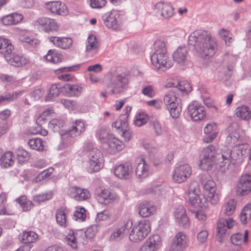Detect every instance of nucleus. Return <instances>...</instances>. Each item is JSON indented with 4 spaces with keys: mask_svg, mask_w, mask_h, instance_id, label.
Instances as JSON below:
<instances>
[{
    "mask_svg": "<svg viewBox=\"0 0 251 251\" xmlns=\"http://www.w3.org/2000/svg\"><path fill=\"white\" fill-rule=\"evenodd\" d=\"M149 116L144 112H140L135 117L134 124L137 126H141L147 123Z\"/></svg>",
    "mask_w": 251,
    "mask_h": 251,
    "instance_id": "nucleus-49",
    "label": "nucleus"
},
{
    "mask_svg": "<svg viewBox=\"0 0 251 251\" xmlns=\"http://www.w3.org/2000/svg\"><path fill=\"white\" fill-rule=\"evenodd\" d=\"M188 51L185 47H179L173 53L174 60L180 66H185L188 64Z\"/></svg>",
    "mask_w": 251,
    "mask_h": 251,
    "instance_id": "nucleus-22",
    "label": "nucleus"
},
{
    "mask_svg": "<svg viewBox=\"0 0 251 251\" xmlns=\"http://www.w3.org/2000/svg\"><path fill=\"white\" fill-rule=\"evenodd\" d=\"M249 232L248 230H245L244 234L237 233L232 234L230 237V241L235 246H241L247 244L248 241Z\"/></svg>",
    "mask_w": 251,
    "mask_h": 251,
    "instance_id": "nucleus-33",
    "label": "nucleus"
},
{
    "mask_svg": "<svg viewBox=\"0 0 251 251\" xmlns=\"http://www.w3.org/2000/svg\"><path fill=\"white\" fill-rule=\"evenodd\" d=\"M52 197V193L50 192L34 196L33 198V201L35 202L39 203L50 200Z\"/></svg>",
    "mask_w": 251,
    "mask_h": 251,
    "instance_id": "nucleus-60",
    "label": "nucleus"
},
{
    "mask_svg": "<svg viewBox=\"0 0 251 251\" xmlns=\"http://www.w3.org/2000/svg\"><path fill=\"white\" fill-rule=\"evenodd\" d=\"M16 154L18 159L22 162L28 160L30 157V153L22 148L18 149Z\"/></svg>",
    "mask_w": 251,
    "mask_h": 251,
    "instance_id": "nucleus-61",
    "label": "nucleus"
},
{
    "mask_svg": "<svg viewBox=\"0 0 251 251\" xmlns=\"http://www.w3.org/2000/svg\"><path fill=\"white\" fill-rule=\"evenodd\" d=\"M79 68L80 65L77 64L71 66L60 68L58 69L55 70L54 71V73L55 74H59L60 73L65 72H74L78 70Z\"/></svg>",
    "mask_w": 251,
    "mask_h": 251,
    "instance_id": "nucleus-62",
    "label": "nucleus"
},
{
    "mask_svg": "<svg viewBox=\"0 0 251 251\" xmlns=\"http://www.w3.org/2000/svg\"><path fill=\"white\" fill-rule=\"evenodd\" d=\"M38 238V235L32 231H25L21 236V241L25 244L35 242Z\"/></svg>",
    "mask_w": 251,
    "mask_h": 251,
    "instance_id": "nucleus-43",
    "label": "nucleus"
},
{
    "mask_svg": "<svg viewBox=\"0 0 251 251\" xmlns=\"http://www.w3.org/2000/svg\"><path fill=\"white\" fill-rule=\"evenodd\" d=\"M201 184L204 195L208 201L212 204H216L219 202V198L216 193L217 185L216 182L212 179L201 181Z\"/></svg>",
    "mask_w": 251,
    "mask_h": 251,
    "instance_id": "nucleus-11",
    "label": "nucleus"
},
{
    "mask_svg": "<svg viewBox=\"0 0 251 251\" xmlns=\"http://www.w3.org/2000/svg\"><path fill=\"white\" fill-rule=\"evenodd\" d=\"M54 170V169L52 167H50L44 170L38 175L36 177L37 180L41 181L43 179L49 178L53 173Z\"/></svg>",
    "mask_w": 251,
    "mask_h": 251,
    "instance_id": "nucleus-63",
    "label": "nucleus"
},
{
    "mask_svg": "<svg viewBox=\"0 0 251 251\" xmlns=\"http://www.w3.org/2000/svg\"><path fill=\"white\" fill-rule=\"evenodd\" d=\"M235 115L241 120L248 121L251 119V110L249 107L242 105L236 108Z\"/></svg>",
    "mask_w": 251,
    "mask_h": 251,
    "instance_id": "nucleus-34",
    "label": "nucleus"
},
{
    "mask_svg": "<svg viewBox=\"0 0 251 251\" xmlns=\"http://www.w3.org/2000/svg\"><path fill=\"white\" fill-rule=\"evenodd\" d=\"M203 132L207 135L203 136V142L206 144L212 142L218 135L217 125L212 122L207 124L203 128Z\"/></svg>",
    "mask_w": 251,
    "mask_h": 251,
    "instance_id": "nucleus-19",
    "label": "nucleus"
},
{
    "mask_svg": "<svg viewBox=\"0 0 251 251\" xmlns=\"http://www.w3.org/2000/svg\"><path fill=\"white\" fill-rule=\"evenodd\" d=\"M16 201L20 205L23 211H29L33 206L32 202L27 200L25 195L20 196L16 199Z\"/></svg>",
    "mask_w": 251,
    "mask_h": 251,
    "instance_id": "nucleus-44",
    "label": "nucleus"
},
{
    "mask_svg": "<svg viewBox=\"0 0 251 251\" xmlns=\"http://www.w3.org/2000/svg\"><path fill=\"white\" fill-rule=\"evenodd\" d=\"M56 220L57 223L60 226H66L67 218L65 211L63 209H57L56 212Z\"/></svg>",
    "mask_w": 251,
    "mask_h": 251,
    "instance_id": "nucleus-53",
    "label": "nucleus"
},
{
    "mask_svg": "<svg viewBox=\"0 0 251 251\" xmlns=\"http://www.w3.org/2000/svg\"><path fill=\"white\" fill-rule=\"evenodd\" d=\"M84 126V123L80 120L72 122L71 128L62 135L63 142L67 145L73 144L75 141L74 138L85 130Z\"/></svg>",
    "mask_w": 251,
    "mask_h": 251,
    "instance_id": "nucleus-10",
    "label": "nucleus"
},
{
    "mask_svg": "<svg viewBox=\"0 0 251 251\" xmlns=\"http://www.w3.org/2000/svg\"><path fill=\"white\" fill-rule=\"evenodd\" d=\"M155 51L151 56L153 66L158 69L166 70L173 66V62L168 52L165 42L158 40L154 43Z\"/></svg>",
    "mask_w": 251,
    "mask_h": 251,
    "instance_id": "nucleus-3",
    "label": "nucleus"
},
{
    "mask_svg": "<svg viewBox=\"0 0 251 251\" xmlns=\"http://www.w3.org/2000/svg\"><path fill=\"white\" fill-rule=\"evenodd\" d=\"M125 144L116 138H111V155L116 154L125 148Z\"/></svg>",
    "mask_w": 251,
    "mask_h": 251,
    "instance_id": "nucleus-39",
    "label": "nucleus"
},
{
    "mask_svg": "<svg viewBox=\"0 0 251 251\" xmlns=\"http://www.w3.org/2000/svg\"><path fill=\"white\" fill-rule=\"evenodd\" d=\"M132 172V166L128 163L116 165L113 168L114 175L120 179H126L129 178Z\"/></svg>",
    "mask_w": 251,
    "mask_h": 251,
    "instance_id": "nucleus-17",
    "label": "nucleus"
},
{
    "mask_svg": "<svg viewBox=\"0 0 251 251\" xmlns=\"http://www.w3.org/2000/svg\"><path fill=\"white\" fill-rule=\"evenodd\" d=\"M103 158L102 153L97 148L89 152V161L87 167V172L93 173L99 172L103 166Z\"/></svg>",
    "mask_w": 251,
    "mask_h": 251,
    "instance_id": "nucleus-8",
    "label": "nucleus"
},
{
    "mask_svg": "<svg viewBox=\"0 0 251 251\" xmlns=\"http://www.w3.org/2000/svg\"><path fill=\"white\" fill-rule=\"evenodd\" d=\"M5 59L9 64L16 67L24 66L29 62L27 58L15 52H12Z\"/></svg>",
    "mask_w": 251,
    "mask_h": 251,
    "instance_id": "nucleus-21",
    "label": "nucleus"
},
{
    "mask_svg": "<svg viewBox=\"0 0 251 251\" xmlns=\"http://www.w3.org/2000/svg\"><path fill=\"white\" fill-rule=\"evenodd\" d=\"M99 48V43L96 36L93 34L90 35L86 43V52H97Z\"/></svg>",
    "mask_w": 251,
    "mask_h": 251,
    "instance_id": "nucleus-37",
    "label": "nucleus"
},
{
    "mask_svg": "<svg viewBox=\"0 0 251 251\" xmlns=\"http://www.w3.org/2000/svg\"><path fill=\"white\" fill-rule=\"evenodd\" d=\"M59 94V89L56 84L52 85L50 88L47 95L46 97V101L53 100L57 97Z\"/></svg>",
    "mask_w": 251,
    "mask_h": 251,
    "instance_id": "nucleus-56",
    "label": "nucleus"
},
{
    "mask_svg": "<svg viewBox=\"0 0 251 251\" xmlns=\"http://www.w3.org/2000/svg\"><path fill=\"white\" fill-rule=\"evenodd\" d=\"M155 12L163 19H169L175 15V9L172 5L167 2H158L154 6Z\"/></svg>",
    "mask_w": 251,
    "mask_h": 251,
    "instance_id": "nucleus-15",
    "label": "nucleus"
},
{
    "mask_svg": "<svg viewBox=\"0 0 251 251\" xmlns=\"http://www.w3.org/2000/svg\"><path fill=\"white\" fill-rule=\"evenodd\" d=\"M45 59L48 62L53 64H58L63 60L62 54L55 49L48 50L47 53L44 56Z\"/></svg>",
    "mask_w": 251,
    "mask_h": 251,
    "instance_id": "nucleus-31",
    "label": "nucleus"
},
{
    "mask_svg": "<svg viewBox=\"0 0 251 251\" xmlns=\"http://www.w3.org/2000/svg\"><path fill=\"white\" fill-rule=\"evenodd\" d=\"M219 33L220 36L223 39L226 44L228 46H230L234 40L232 34L228 30L225 29H221L219 30Z\"/></svg>",
    "mask_w": 251,
    "mask_h": 251,
    "instance_id": "nucleus-54",
    "label": "nucleus"
},
{
    "mask_svg": "<svg viewBox=\"0 0 251 251\" xmlns=\"http://www.w3.org/2000/svg\"><path fill=\"white\" fill-rule=\"evenodd\" d=\"M68 97H77L81 94L82 87L77 85L67 84L64 87Z\"/></svg>",
    "mask_w": 251,
    "mask_h": 251,
    "instance_id": "nucleus-38",
    "label": "nucleus"
},
{
    "mask_svg": "<svg viewBox=\"0 0 251 251\" xmlns=\"http://www.w3.org/2000/svg\"><path fill=\"white\" fill-rule=\"evenodd\" d=\"M79 233L75 232L73 230L68 229L66 232L65 240L67 244L73 249H76L78 242L81 243Z\"/></svg>",
    "mask_w": 251,
    "mask_h": 251,
    "instance_id": "nucleus-28",
    "label": "nucleus"
},
{
    "mask_svg": "<svg viewBox=\"0 0 251 251\" xmlns=\"http://www.w3.org/2000/svg\"><path fill=\"white\" fill-rule=\"evenodd\" d=\"M0 164L5 168L11 166L14 162V156L11 151L5 152L0 159Z\"/></svg>",
    "mask_w": 251,
    "mask_h": 251,
    "instance_id": "nucleus-41",
    "label": "nucleus"
},
{
    "mask_svg": "<svg viewBox=\"0 0 251 251\" xmlns=\"http://www.w3.org/2000/svg\"><path fill=\"white\" fill-rule=\"evenodd\" d=\"M150 174L149 167L143 158H141L140 162L137 165L135 169V175L139 179L147 177Z\"/></svg>",
    "mask_w": 251,
    "mask_h": 251,
    "instance_id": "nucleus-30",
    "label": "nucleus"
},
{
    "mask_svg": "<svg viewBox=\"0 0 251 251\" xmlns=\"http://www.w3.org/2000/svg\"><path fill=\"white\" fill-rule=\"evenodd\" d=\"M226 227L224 224V219H221L217 223L216 236L219 242H222L226 236Z\"/></svg>",
    "mask_w": 251,
    "mask_h": 251,
    "instance_id": "nucleus-42",
    "label": "nucleus"
},
{
    "mask_svg": "<svg viewBox=\"0 0 251 251\" xmlns=\"http://www.w3.org/2000/svg\"><path fill=\"white\" fill-rule=\"evenodd\" d=\"M123 15L122 11L113 10L111 12V28L118 30L122 27Z\"/></svg>",
    "mask_w": 251,
    "mask_h": 251,
    "instance_id": "nucleus-32",
    "label": "nucleus"
},
{
    "mask_svg": "<svg viewBox=\"0 0 251 251\" xmlns=\"http://www.w3.org/2000/svg\"><path fill=\"white\" fill-rule=\"evenodd\" d=\"M188 43L195 47L202 58L212 56L217 48L215 37L210 32L201 29L196 30L189 36Z\"/></svg>",
    "mask_w": 251,
    "mask_h": 251,
    "instance_id": "nucleus-1",
    "label": "nucleus"
},
{
    "mask_svg": "<svg viewBox=\"0 0 251 251\" xmlns=\"http://www.w3.org/2000/svg\"><path fill=\"white\" fill-rule=\"evenodd\" d=\"M173 243L186 248L188 245V240L186 236L183 232H179L176 234Z\"/></svg>",
    "mask_w": 251,
    "mask_h": 251,
    "instance_id": "nucleus-52",
    "label": "nucleus"
},
{
    "mask_svg": "<svg viewBox=\"0 0 251 251\" xmlns=\"http://www.w3.org/2000/svg\"><path fill=\"white\" fill-rule=\"evenodd\" d=\"M163 101L173 118H177L180 115L182 109L181 99L176 92L171 90L167 93L164 97Z\"/></svg>",
    "mask_w": 251,
    "mask_h": 251,
    "instance_id": "nucleus-5",
    "label": "nucleus"
},
{
    "mask_svg": "<svg viewBox=\"0 0 251 251\" xmlns=\"http://www.w3.org/2000/svg\"><path fill=\"white\" fill-rule=\"evenodd\" d=\"M49 41L55 46L63 50L70 48L73 44V40L68 37L51 36L49 38Z\"/></svg>",
    "mask_w": 251,
    "mask_h": 251,
    "instance_id": "nucleus-26",
    "label": "nucleus"
},
{
    "mask_svg": "<svg viewBox=\"0 0 251 251\" xmlns=\"http://www.w3.org/2000/svg\"><path fill=\"white\" fill-rule=\"evenodd\" d=\"M192 213L194 214L195 217L201 223L204 222L207 219V215L203 209L194 211Z\"/></svg>",
    "mask_w": 251,
    "mask_h": 251,
    "instance_id": "nucleus-64",
    "label": "nucleus"
},
{
    "mask_svg": "<svg viewBox=\"0 0 251 251\" xmlns=\"http://www.w3.org/2000/svg\"><path fill=\"white\" fill-rule=\"evenodd\" d=\"M118 74L112 84V91L114 94H119L127 89L130 78V73L126 69L119 67Z\"/></svg>",
    "mask_w": 251,
    "mask_h": 251,
    "instance_id": "nucleus-7",
    "label": "nucleus"
},
{
    "mask_svg": "<svg viewBox=\"0 0 251 251\" xmlns=\"http://www.w3.org/2000/svg\"><path fill=\"white\" fill-rule=\"evenodd\" d=\"M23 18L22 14L13 13L3 16L1 19V22L5 25H15L20 23Z\"/></svg>",
    "mask_w": 251,
    "mask_h": 251,
    "instance_id": "nucleus-29",
    "label": "nucleus"
},
{
    "mask_svg": "<svg viewBox=\"0 0 251 251\" xmlns=\"http://www.w3.org/2000/svg\"><path fill=\"white\" fill-rule=\"evenodd\" d=\"M248 148L249 146L247 144H239L235 146L231 150L228 149L222 150L221 157L218 158V162L220 172L225 173L228 171L231 162L233 163H241Z\"/></svg>",
    "mask_w": 251,
    "mask_h": 251,
    "instance_id": "nucleus-2",
    "label": "nucleus"
},
{
    "mask_svg": "<svg viewBox=\"0 0 251 251\" xmlns=\"http://www.w3.org/2000/svg\"><path fill=\"white\" fill-rule=\"evenodd\" d=\"M176 89L180 92L187 93L191 91L192 87L188 81L185 80H180L177 82L176 85Z\"/></svg>",
    "mask_w": 251,
    "mask_h": 251,
    "instance_id": "nucleus-55",
    "label": "nucleus"
},
{
    "mask_svg": "<svg viewBox=\"0 0 251 251\" xmlns=\"http://www.w3.org/2000/svg\"><path fill=\"white\" fill-rule=\"evenodd\" d=\"M69 194L73 199L78 201L86 200L90 197V192L87 189L76 186L71 187Z\"/></svg>",
    "mask_w": 251,
    "mask_h": 251,
    "instance_id": "nucleus-23",
    "label": "nucleus"
},
{
    "mask_svg": "<svg viewBox=\"0 0 251 251\" xmlns=\"http://www.w3.org/2000/svg\"><path fill=\"white\" fill-rule=\"evenodd\" d=\"M192 173V167L188 164L179 165L173 171L172 180L177 184L185 182L191 176Z\"/></svg>",
    "mask_w": 251,
    "mask_h": 251,
    "instance_id": "nucleus-9",
    "label": "nucleus"
},
{
    "mask_svg": "<svg viewBox=\"0 0 251 251\" xmlns=\"http://www.w3.org/2000/svg\"><path fill=\"white\" fill-rule=\"evenodd\" d=\"M237 195L244 196L251 191V175H242L239 178L235 187Z\"/></svg>",
    "mask_w": 251,
    "mask_h": 251,
    "instance_id": "nucleus-13",
    "label": "nucleus"
},
{
    "mask_svg": "<svg viewBox=\"0 0 251 251\" xmlns=\"http://www.w3.org/2000/svg\"><path fill=\"white\" fill-rule=\"evenodd\" d=\"M139 214L143 217H149L153 215L156 212V207L149 201H144L139 204L138 206Z\"/></svg>",
    "mask_w": 251,
    "mask_h": 251,
    "instance_id": "nucleus-25",
    "label": "nucleus"
},
{
    "mask_svg": "<svg viewBox=\"0 0 251 251\" xmlns=\"http://www.w3.org/2000/svg\"><path fill=\"white\" fill-rule=\"evenodd\" d=\"M145 243L154 251H157L162 245V240L159 235L154 234L148 238Z\"/></svg>",
    "mask_w": 251,
    "mask_h": 251,
    "instance_id": "nucleus-35",
    "label": "nucleus"
},
{
    "mask_svg": "<svg viewBox=\"0 0 251 251\" xmlns=\"http://www.w3.org/2000/svg\"><path fill=\"white\" fill-rule=\"evenodd\" d=\"M237 205V201L235 199L228 200L222 206V210L227 216H231L235 212Z\"/></svg>",
    "mask_w": 251,
    "mask_h": 251,
    "instance_id": "nucleus-36",
    "label": "nucleus"
},
{
    "mask_svg": "<svg viewBox=\"0 0 251 251\" xmlns=\"http://www.w3.org/2000/svg\"><path fill=\"white\" fill-rule=\"evenodd\" d=\"M98 230L99 226L97 225H93L87 228L84 233L85 239H83V240L81 241V243L83 245H85L89 241H91V240L95 236Z\"/></svg>",
    "mask_w": 251,
    "mask_h": 251,
    "instance_id": "nucleus-40",
    "label": "nucleus"
},
{
    "mask_svg": "<svg viewBox=\"0 0 251 251\" xmlns=\"http://www.w3.org/2000/svg\"><path fill=\"white\" fill-rule=\"evenodd\" d=\"M189 202L195 207H206L209 202L207 198L201 193L199 186L195 185L193 190L189 193Z\"/></svg>",
    "mask_w": 251,
    "mask_h": 251,
    "instance_id": "nucleus-12",
    "label": "nucleus"
},
{
    "mask_svg": "<svg viewBox=\"0 0 251 251\" xmlns=\"http://www.w3.org/2000/svg\"><path fill=\"white\" fill-rule=\"evenodd\" d=\"M174 216L176 222L184 228L189 227L190 223L186 210L183 206L180 205L175 209Z\"/></svg>",
    "mask_w": 251,
    "mask_h": 251,
    "instance_id": "nucleus-20",
    "label": "nucleus"
},
{
    "mask_svg": "<svg viewBox=\"0 0 251 251\" xmlns=\"http://www.w3.org/2000/svg\"><path fill=\"white\" fill-rule=\"evenodd\" d=\"M128 126V123L122 120H117L112 124V127L115 128L116 131L119 133L127 128Z\"/></svg>",
    "mask_w": 251,
    "mask_h": 251,
    "instance_id": "nucleus-58",
    "label": "nucleus"
},
{
    "mask_svg": "<svg viewBox=\"0 0 251 251\" xmlns=\"http://www.w3.org/2000/svg\"><path fill=\"white\" fill-rule=\"evenodd\" d=\"M188 115L194 122L201 121L206 117V111L204 107L201 103L193 102L188 107Z\"/></svg>",
    "mask_w": 251,
    "mask_h": 251,
    "instance_id": "nucleus-14",
    "label": "nucleus"
},
{
    "mask_svg": "<svg viewBox=\"0 0 251 251\" xmlns=\"http://www.w3.org/2000/svg\"><path fill=\"white\" fill-rule=\"evenodd\" d=\"M97 200L98 202L103 204H108L110 203V190L108 188L101 189V192L97 195Z\"/></svg>",
    "mask_w": 251,
    "mask_h": 251,
    "instance_id": "nucleus-46",
    "label": "nucleus"
},
{
    "mask_svg": "<svg viewBox=\"0 0 251 251\" xmlns=\"http://www.w3.org/2000/svg\"><path fill=\"white\" fill-rule=\"evenodd\" d=\"M19 39L21 42L28 43L31 46H35L39 43L38 40L28 36L27 33L24 31L22 32L19 35Z\"/></svg>",
    "mask_w": 251,
    "mask_h": 251,
    "instance_id": "nucleus-50",
    "label": "nucleus"
},
{
    "mask_svg": "<svg viewBox=\"0 0 251 251\" xmlns=\"http://www.w3.org/2000/svg\"><path fill=\"white\" fill-rule=\"evenodd\" d=\"M97 137L102 143L109 144V130L108 128L102 127L97 132Z\"/></svg>",
    "mask_w": 251,
    "mask_h": 251,
    "instance_id": "nucleus-45",
    "label": "nucleus"
},
{
    "mask_svg": "<svg viewBox=\"0 0 251 251\" xmlns=\"http://www.w3.org/2000/svg\"><path fill=\"white\" fill-rule=\"evenodd\" d=\"M221 154L217 155L216 147L210 145L204 148L200 156L199 168L203 171H208L216 168L220 172L218 165V158Z\"/></svg>",
    "mask_w": 251,
    "mask_h": 251,
    "instance_id": "nucleus-4",
    "label": "nucleus"
},
{
    "mask_svg": "<svg viewBox=\"0 0 251 251\" xmlns=\"http://www.w3.org/2000/svg\"><path fill=\"white\" fill-rule=\"evenodd\" d=\"M52 113H53L52 109H49L44 111L38 116L36 120V123L38 125L41 126L47 120L50 118V114Z\"/></svg>",
    "mask_w": 251,
    "mask_h": 251,
    "instance_id": "nucleus-57",
    "label": "nucleus"
},
{
    "mask_svg": "<svg viewBox=\"0 0 251 251\" xmlns=\"http://www.w3.org/2000/svg\"><path fill=\"white\" fill-rule=\"evenodd\" d=\"M86 217V210L81 206H77L74 213V218L75 220L79 222L84 221Z\"/></svg>",
    "mask_w": 251,
    "mask_h": 251,
    "instance_id": "nucleus-51",
    "label": "nucleus"
},
{
    "mask_svg": "<svg viewBox=\"0 0 251 251\" xmlns=\"http://www.w3.org/2000/svg\"><path fill=\"white\" fill-rule=\"evenodd\" d=\"M133 225L131 220H127L120 227L117 228L111 235V238L119 240L123 238L129 231Z\"/></svg>",
    "mask_w": 251,
    "mask_h": 251,
    "instance_id": "nucleus-24",
    "label": "nucleus"
},
{
    "mask_svg": "<svg viewBox=\"0 0 251 251\" xmlns=\"http://www.w3.org/2000/svg\"><path fill=\"white\" fill-rule=\"evenodd\" d=\"M251 217V204L248 203L244 207L240 216L241 223L245 225Z\"/></svg>",
    "mask_w": 251,
    "mask_h": 251,
    "instance_id": "nucleus-48",
    "label": "nucleus"
},
{
    "mask_svg": "<svg viewBox=\"0 0 251 251\" xmlns=\"http://www.w3.org/2000/svg\"><path fill=\"white\" fill-rule=\"evenodd\" d=\"M64 125V122L63 120L53 119L51 120L49 124V127L53 131H58Z\"/></svg>",
    "mask_w": 251,
    "mask_h": 251,
    "instance_id": "nucleus-59",
    "label": "nucleus"
},
{
    "mask_svg": "<svg viewBox=\"0 0 251 251\" xmlns=\"http://www.w3.org/2000/svg\"><path fill=\"white\" fill-rule=\"evenodd\" d=\"M28 145L31 149L38 151H43L44 150V142L41 138H32L28 141Z\"/></svg>",
    "mask_w": 251,
    "mask_h": 251,
    "instance_id": "nucleus-47",
    "label": "nucleus"
},
{
    "mask_svg": "<svg viewBox=\"0 0 251 251\" xmlns=\"http://www.w3.org/2000/svg\"><path fill=\"white\" fill-rule=\"evenodd\" d=\"M46 9L52 13L65 16L68 13L65 4L60 1H49L45 3Z\"/></svg>",
    "mask_w": 251,
    "mask_h": 251,
    "instance_id": "nucleus-18",
    "label": "nucleus"
},
{
    "mask_svg": "<svg viewBox=\"0 0 251 251\" xmlns=\"http://www.w3.org/2000/svg\"><path fill=\"white\" fill-rule=\"evenodd\" d=\"M14 49L10 40L0 36V54L5 58L9 56Z\"/></svg>",
    "mask_w": 251,
    "mask_h": 251,
    "instance_id": "nucleus-27",
    "label": "nucleus"
},
{
    "mask_svg": "<svg viewBox=\"0 0 251 251\" xmlns=\"http://www.w3.org/2000/svg\"><path fill=\"white\" fill-rule=\"evenodd\" d=\"M36 23L47 33L57 31L59 26L55 20L47 17L38 18Z\"/></svg>",
    "mask_w": 251,
    "mask_h": 251,
    "instance_id": "nucleus-16",
    "label": "nucleus"
},
{
    "mask_svg": "<svg viewBox=\"0 0 251 251\" xmlns=\"http://www.w3.org/2000/svg\"><path fill=\"white\" fill-rule=\"evenodd\" d=\"M151 223L149 220L140 221L135 224L129 234V239L137 243L143 241L151 232Z\"/></svg>",
    "mask_w": 251,
    "mask_h": 251,
    "instance_id": "nucleus-6",
    "label": "nucleus"
}]
</instances>
